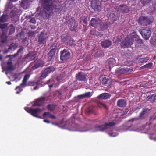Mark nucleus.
<instances>
[{"mask_svg": "<svg viewBox=\"0 0 156 156\" xmlns=\"http://www.w3.org/2000/svg\"><path fill=\"white\" fill-rule=\"evenodd\" d=\"M64 0H41L42 7L45 13L46 17L49 18L54 10L61 12L63 7L61 3Z\"/></svg>", "mask_w": 156, "mask_h": 156, "instance_id": "nucleus-1", "label": "nucleus"}, {"mask_svg": "<svg viewBox=\"0 0 156 156\" xmlns=\"http://www.w3.org/2000/svg\"><path fill=\"white\" fill-rule=\"evenodd\" d=\"M154 20L153 17H149L148 16H141L138 20V23L143 26H147L152 23Z\"/></svg>", "mask_w": 156, "mask_h": 156, "instance_id": "nucleus-2", "label": "nucleus"}, {"mask_svg": "<svg viewBox=\"0 0 156 156\" xmlns=\"http://www.w3.org/2000/svg\"><path fill=\"white\" fill-rule=\"evenodd\" d=\"M24 109L28 113L30 114L33 116L40 118H41L38 116V115L42 112V109L40 108L32 109L28 107H25Z\"/></svg>", "mask_w": 156, "mask_h": 156, "instance_id": "nucleus-3", "label": "nucleus"}, {"mask_svg": "<svg viewBox=\"0 0 156 156\" xmlns=\"http://www.w3.org/2000/svg\"><path fill=\"white\" fill-rule=\"evenodd\" d=\"M60 55L61 60L64 61L70 58L71 53L69 51V49L68 48H66L61 51Z\"/></svg>", "mask_w": 156, "mask_h": 156, "instance_id": "nucleus-4", "label": "nucleus"}, {"mask_svg": "<svg viewBox=\"0 0 156 156\" xmlns=\"http://www.w3.org/2000/svg\"><path fill=\"white\" fill-rule=\"evenodd\" d=\"M68 27L71 31H75L78 26V23L74 17H72L68 21Z\"/></svg>", "mask_w": 156, "mask_h": 156, "instance_id": "nucleus-5", "label": "nucleus"}, {"mask_svg": "<svg viewBox=\"0 0 156 156\" xmlns=\"http://www.w3.org/2000/svg\"><path fill=\"white\" fill-rule=\"evenodd\" d=\"M38 42L39 45L43 46L46 43L47 39V34L45 31L41 32L37 36Z\"/></svg>", "mask_w": 156, "mask_h": 156, "instance_id": "nucleus-6", "label": "nucleus"}, {"mask_svg": "<svg viewBox=\"0 0 156 156\" xmlns=\"http://www.w3.org/2000/svg\"><path fill=\"white\" fill-rule=\"evenodd\" d=\"M133 44V41L132 39L130 38L129 35L122 41L121 45L122 47L125 48H128Z\"/></svg>", "mask_w": 156, "mask_h": 156, "instance_id": "nucleus-7", "label": "nucleus"}, {"mask_svg": "<svg viewBox=\"0 0 156 156\" xmlns=\"http://www.w3.org/2000/svg\"><path fill=\"white\" fill-rule=\"evenodd\" d=\"M139 31L143 38L146 40H148L151 35V32L149 30L147 29L140 30Z\"/></svg>", "mask_w": 156, "mask_h": 156, "instance_id": "nucleus-8", "label": "nucleus"}, {"mask_svg": "<svg viewBox=\"0 0 156 156\" xmlns=\"http://www.w3.org/2000/svg\"><path fill=\"white\" fill-rule=\"evenodd\" d=\"M55 70V68L53 66L48 67L46 68L42 72V74L41 76V77H43L44 78H45L47 76L48 74L53 72Z\"/></svg>", "mask_w": 156, "mask_h": 156, "instance_id": "nucleus-9", "label": "nucleus"}, {"mask_svg": "<svg viewBox=\"0 0 156 156\" xmlns=\"http://www.w3.org/2000/svg\"><path fill=\"white\" fill-rule=\"evenodd\" d=\"M150 110L147 108H143L142 111L140 112V114L139 118H132L131 120H129V121L133 122L134 120H139L140 119H143L144 118V116Z\"/></svg>", "mask_w": 156, "mask_h": 156, "instance_id": "nucleus-10", "label": "nucleus"}, {"mask_svg": "<svg viewBox=\"0 0 156 156\" xmlns=\"http://www.w3.org/2000/svg\"><path fill=\"white\" fill-rule=\"evenodd\" d=\"M76 80L81 82L85 81L86 80V76L82 72H80L76 73L75 75Z\"/></svg>", "mask_w": 156, "mask_h": 156, "instance_id": "nucleus-11", "label": "nucleus"}, {"mask_svg": "<svg viewBox=\"0 0 156 156\" xmlns=\"http://www.w3.org/2000/svg\"><path fill=\"white\" fill-rule=\"evenodd\" d=\"M45 99V98L44 97H41L38 99H36L34 101V103L32 105L33 106H41L43 105V102Z\"/></svg>", "mask_w": 156, "mask_h": 156, "instance_id": "nucleus-12", "label": "nucleus"}, {"mask_svg": "<svg viewBox=\"0 0 156 156\" xmlns=\"http://www.w3.org/2000/svg\"><path fill=\"white\" fill-rule=\"evenodd\" d=\"M129 68L127 67H121L120 68L117 69L115 70V73L118 75H120L122 74L127 73L129 72Z\"/></svg>", "mask_w": 156, "mask_h": 156, "instance_id": "nucleus-13", "label": "nucleus"}, {"mask_svg": "<svg viewBox=\"0 0 156 156\" xmlns=\"http://www.w3.org/2000/svg\"><path fill=\"white\" fill-rule=\"evenodd\" d=\"M56 49L55 48L51 49L48 54V61H53L55 57V53Z\"/></svg>", "mask_w": 156, "mask_h": 156, "instance_id": "nucleus-14", "label": "nucleus"}, {"mask_svg": "<svg viewBox=\"0 0 156 156\" xmlns=\"http://www.w3.org/2000/svg\"><path fill=\"white\" fill-rule=\"evenodd\" d=\"M9 60L7 63V65L5 67V70L7 71L14 70L16 69V67L13 65L12 63L11 62V58H10Z\"/></svg>", "mask_w": 156, "mask_h": 156, "instance_id": "nucleus-15", "label": "nucleus"}, {"mask_svg": "<svg viewBox=\"0 0 156 156\" xmlns=\"http://www.w3.org/2000/svg\"><path fill=\"white\" fill-rule=\"evenodd\" d=\"M91 96V93L90 92H87L83 94L78 95L77 97H75V100L78 101L79 99H83L86 98H89Z\"/></svg>", "mask_w": 156, "mask_h": 156, "instance_id": "nucleus-16", "label": "nucleus"}, {"mask_svg": "<svg viewBox=\"0 0 156 156\" xmlns=\"http://www.w3.org/2000/svg\"><path fill=\"white\" fill-rule=\"evenodd\" d=\"M100 21V20L96 18H93L90 21V25L94 28H97L98 27Z\"/></svg>", "mask_w": 156, "mask_h": 156, "instance_id": "nucleus-17", "label": "nucleus"}, {"mask_svg": "<svg viewBox=\"0 0 156 156\" xmlns=\"http://www.w3.org/2000/svg\"><path fill=\"white\" fill-rule=\"evenodd\" d=\"M91 7L95 11L100 10L101 8L99 3L96 1L92 2Z\"/></svg>", "mask_w": 156, "mask_h": 156, "instance_id": "nucleus-18", "label": "nucleus"}, {"mask_svg": "<svg viewBox=\"0 0 156 156\" xmlns=\"http://www.w3.org/2000/svg\"><path fill=\"white\" fill-rule=\"evenodd\" d=\"M101 44L104 48H107L112 45V42L109 40H106L101 42Z\"/></svg>", "mask_w": 156, "mask_h": 156, "instance_id": "nucleus-19", "label": "nucleus"}, {"mask_svg": "<svg viewBox=\"0 0 156 156\" xmlns=\"http://www.w3.org/2000/svg\"><path fill=\"white\" fill-rule=\"evenodd\" d=\"M98 27L100 30L104 31L108 27V24L106 22H103L100 21L98 26Z\"/></svg>", "mask_w": 156, "mask_h": 156, "instance_id": "nucleus-20", "label": "nucleus"}, {"mask_svg": "<svg viewBox=\"0 0 156 156\" xmlns=\"http://www.w3.org/2000/svg\"><path fill=\"white\" fill-rule=\"evenodd\" d=\"M150 59V57L146 55H141L138 59V61L140 63H144L147 62Z\"/></svg>", "mask_w": 156, "mask_h": 156, "instance_id": "nucleus-21", "label": "nucleus"}, {"mask_svg": "<svg viewBox=\"0 0 156 156\" xmlns=\"http://www.w3.org/2000/svg\"><path fill=\"white\" fill-rule=\"evenodd\" d=\"M127 102L126 100L121 99L118 101L117 103V106L120 107H124L126 106Z\"/></svg>", "mask_w": 156, "mask_h": 156, "instance_id": "nucleus-22", "label": "nucleus"}, {"mask_svg": "<svg viewBox=\"0 0 156 156\" xmlns=\"http://www.w3.org/2000/svg\"><path fill=\"white\" fill-rule=\"evenodd\" d=\"M120 10L125 13H128L129 11V8L126 5H121L119 6Z\"/></svg>", "mask_w": 156, "mask_h": 156, "instance_id": "nucleus-23", "label": "nucleus"}, {"mask_svg": "<svg viewBox=\"0 0 156 156\" xmlns=\"http://www.w3.org/2000/svg\"><path fill=\"white\" fill-rule=\"evenodd\" d=\"M95 128L97 131H103L107 129L105 123L103 125L96 126Z\"/></svg>", "mask_w": 156, "mask_h": 156, "instance_id": "nucleus-24", "label": "nucleus"}, {"mask_svg": "<svg viewBox=\"0 0 156 156\" xmlns=\"http://www.w3.org/2000/svg\"><path fill=\"white\" fill-rule=\"evenodd\" d=\"M102 83L104 85L109 86L111 84V80L108 78L104 77L102 79Z\"/></svg>", "mask_w": 156, "mask_h": 156, "instance_id": "nucleus-25", "label": "nucleus"}, {"mask_svg": "<svg viewBox=\"0 0 156 156\" xmlns=\"http://www.w3.org/2000/svg\"><path fill=\"white\" fill-rule=\"evenodd\" d=\"M147 100L151 102H154L156 100V94L154 93L152 95H149L147 97Z\"/></svg>", "mask_w": 156, "mask_h": 156, "instance_id": "nucleus-26", "label": "nucleus"}, {"mask_svg": "<svg viewBox=\"0 0 156 156\" xmlns=\"http://www.w3.org/2000/svg\"><path fill=\"white\" fill-rule=\"evenodd\" d=\"M39 84V82L38 81H29L28 83V85L31 86H36L34 87V90H36L38 89V87L37 86V85Z\"/></svg>", "mask_w": 156, "mask_h": 156, "instance_id": "nucleus-27", "label": "nucleus"}, {"mask_svg": "<svg viewBox=\"0 0 156 156\" xmlns=\"http://www.w3.org/2000/svg\"><path fill=\"white\" fill-rule=\"evenodd\" d=\"M36 55L32 52H29L25 57L26 59H28L32 61L35 59Z\"/></svg>", "mask_w": 156, "mask_h": 156, "instance_id": "nucleus-28", "label": "nucleus"}, {"mask_svg": "<svg viewBox=\"0 0 156 156\" xmlns=\"http://www.w3.org/2000/svg\"><path fill=\"white\" fill-rule=\"evenodd\" d=\"M111 95L110 94L107 93H103L99 95L98 96V98H101L103 99H106L108 98H109Z\"/></svg>", "mask_w": 156, "mask_h": 156, "instance_id": "nucleus-29", "label": "nucleus"}, {"mask_svg": "<svg viewBox=\"0 0 156 156\" xmlns=\"http://www.w3.org/2000/svg\"><path fill=\"white\" fill-rule=\"evenodd\" d=\"M131 39H132L133 41V43L134 42V41H135L136 42L137 41V40L140 38L139 36L136 33V32H133L130 35H129Z\"/></svg>", "mask_w": 156, "mask_h": 156, "instance_id": "nucleus-30", "label": "nucleus"}, {"mask_svg": "<svg viewBox=\"0 0 156 156\" xmlns=\"http://www.w3.org/2000/svg\"><path fill=\"white\" fill-rule=\"evenodd\" d=\"M6 34V33H5V32H2L1 36V42L4 43L6 42L7 38V36Z\"/></svg>", "mask_w": 156, "mask_h": 156, "instance_id": "nucleus-31", "label": "nucleus"}, {"mask_svg": "<svg viewBox=\"0 0 156 156\" xmlns=\"http://www.w3.org/2000/svg\"><path fill=\"white\" fill-rule=\"evenodd\" d=\"M30 77V75L29 74L26 75L23 80L22 83L20 84V85L23 86H26L27 84V81Z\"/></svg>", "mask_w": 156, "mask_h": 156, "instance_id": "nucleus-32", "label": "nucleus"}, {"mask_svg": "<svg viewBox=\"0 0 156 156\" xmlns=\"http://www.w3.org/2000/svg\"><path fill=\"white\" fill-rule=\"evenodd\" d=\"M43 116L44 118L46 116H47L49 118L55 119L56 118V117L54 115H52L49 112H45L43 115Z\"/></svg>", "mask_w": 156, "mask_h": 156, "instance_id": "nucleus-33", "label": "nucleus"}, {"mask_svg": "<svg viewBox=\"0 0 156 156\" xmlns=\"http://www.w3.org/2000/svg\"><path fill=\"white\" fill-rule=\"evenodd\" d=\"M42 66V65L41 64V62L39 61H37L35 63L34 65L32 66V69L33 70H35L40 67Z\"/></svg>", "mask_w": 156, "mask_h": 156, "instance_id": "nucleus-34", "label": "nucleus"}, {"mask_svg": "<svg viewBox=\"0 0 156 156\" xmlns=\"http://www.w3.org/2000/svg\"><path fill=\"white\" fill-rule=\"evenodd\" d=\"M108 63L109 66H111L115 64L116 61L114 58H111L108 60Z\"/></svg>", "mask_w": 156, "mask_h": 156, "instance_id": "nucleus-35", "label": "nucleus"}, {"mask_svg": "<svg viewBox=\"0 0 156 156\" xmlns=\"http://www.w3.org/2000/svg\"><path fill=\"white\" fill-rule=\"evenodd\" d=\"M56 105L54 104H49L47 106V108L51 111H53L55 109Z\"/></svg>", "mask_w": 156, "mask_h": 156, "instance_id": "nucleus-36", "label": "nucleus"}, {"mask_svg": "<svg viewBox=\"0 0 156 156\" xmlns=\"http://www.w3.org/2000/svg\"><path fill=\"white\" fill-rule=\"evenodd\" d=\"M9 35H11L15 32V27L13 26L12 24L10 25L9 26Z\"/></svg>", "mask_w": 156, "mask_h": 156, "instance_id": "nucleus-37", "label": "nucleus"}, {"mask_svg": "<svg viewBox=\"0 0 156 156\" xmlns=\"http://www.w3.org/2000/svg\"><path fill=\"white\" fill-rule=\"evenodd\" d=\"M54 82L52 79H49L48 80L47 82V84L48 85V86L50 89H51L53 87Z\"/></svg>", "mask_w": 156, "mask_h": 156, "instance_id": "nucleus-38", "label": "nucleus"}, {"mask_svg": "<svg viewBox=\"0 0 156 156\" xmlns=\"http://www.w3.org/2000/svg\"><path fill=\"white\" fill-rule=\"evenodd\" d=\"M153 66V63L152 62H150L141 67V69L147 68L150 69Z\"/></svg>", "mask_w": 156, "mask_h": 156, "instance_id": "nucleus-39", "label": "nucleus"}, {"mask_svg": "<svg viewBox=\"0 0 156 156\" xmlns=\"http://www.w3.org/2000/svg\"><path fill=\"white\" fill-rule=\"evenodd\" d=\"M7 20L6 18V16L5 15H3L1 16L0 17V22L3 23L6 22Z\"/></svg>", "mask_w": 156, "mask_h": 156, "instance_id": "nucleus-40", "label": "nucleus"}, {"mask_svg": "<svg viewBox=\"0 0 156 156\" xmlns=\"http://www.w3.org/2000/svg\"><path fill=\"white\" fill-rule=\"evenodd\" d=\"M105 124L107 129L108 128V126H113L116 124L115 123L113 122L105 123Z\"/></svg>", "mask_w": 156, "mask_h": 156, "instance_id": "nucleus-41", "label": "nucleus"}, {"mask_svg": "<svg viewBox=\"0 0 156 156\" xmlns=\"http://www.w3.org/2000/svg\"><path fill=\"white\" fill-rule=\"evenodd\" d=\"M99 106L100 108H104L106 110H108V107H107L106 104L104 103L100 102L99 104Z\"/></svg>", "mask_w": 156, "mask_h": 156, "instance_id": "nucleus-42", "label": "nucleus"}, {"mask_svg": "<svg viewBox=\"0 0 156 156\" xmlns=\"http://www.w3.org/2000/svg\"><path fill=\"white\" fill-rule=\"evenodd\" d=\"M15 90H16V93L17 94H19L23 90L22 87L20 86H17Z\"/></svg>", "mask_w": 156, "mask_h": 156, "instance_id": "nucleus-43", "label": "nucleus"}, {"mask_svg": "<svg viewBox=\"0 0 156 156\" xmlns=\"http://www.w3.org/2000/svg\"><path fill=\"white\" fill-rule=\"evenodd\" d=\"M7 25L6 24H1L0 25V29H1L2 32L4 31L5 29L7 28Z\"/></svg>", "mask_w": 156, "mask_h": 156, "instance_id": "nucleus-44", "label": "nucleus"}, {"mask_svg": "<svg viewBox=\"0 0 156 156\" xmlns=\"http://www.w3.org/2000/svg\"><path fill=\"white\" fill-rule=\"evenodd\" d=\"M35 34V32L31 30H29L28 32V35L31 37H34Z\"/></svg>", "mask_w": 156, "mask_h": 156, "instance_id": "nucleus-45", "label": "nucleus"}, {"mask_svg": "<svg viewBox=\"0 0 156 156\" xmlns=\"http://www.w3.org/2000/svg\"><path fill=\"white\" fill-rule=\"evenodd\" d=\"M74 41L73 40L70 39L67 42V44L70 46H74L75 44L74 43Z\"/></svg>", "mask_w": 156, "mask_h": 156, "instance_id": "nucleus-46", "label": "nucleus"}, {"mask_svg": "<svg viewBox=\"0 0 156 156\" xmlns=\"http://www.w3.org/2000/svg\"><path fill=\"white\" fill-rule=\"evenodd\" d=\"M16 44H14V43H12L10 44V45L9 46V48H8V50L9 51L10 50H12V48L15 47H16Z\"/></svg>", "mask_w": 156, "mask_h": 156, "instance_id": "nucleus-47", "label": "nucleus"}, {"mask_svg": "<svg viewBox=\"0 0 156 156\" xmlns=\"http://www.w3.org/2000/svg\"><path fill=\"white\" fill-rule=\"evenodd\" d=\"M82 21H83V26H86L87 25V20L86 18H85L83 20H82Z\"/></svg>", "mask_w": 156, "mask_h": 156, "instance_id": "nucleus-48", "label": "nucleus"}, {"mask_svg": "<svg viewBox=\"0 0 156 156\" xmlns=\"http://www.w3.org/2000/svg\"><path fill=\"white\" fill-rule=\"evenodd\" d=\"M27 0H23L21 3V5L24 8L26 4H27Z\"/></svg>", "mask_w": 156, "mask_h": 156, "instance_id": "nucleus-49", "label": "nucleus"}, {"mask_svg": "<svg viewBox=\"0 0 156 156\" xmlns=\"http://www.w3.org/2000/svg\"><path fill=\"white\" fill-rule=\"evenodd\" d=\"M140 1L141 3L143 4V5L144 6L148 3V1H150L149 0H140Z\"/></svg>", "mask_w": 156, "mask_h": 156, "instance_id": "nucleus-50", "label": "nucleus"}, {"mask_svg": "<svg viewBox=\"0 0 156 156\" xmlns=\"http://www.w3.org/2000/svg\"><path fill=\"white\" fill-rule=\"evenodd\" d=\"M30 22L33 24H35L36 21L34 18H32L30 20Z\"/></svg>", "mask_w": 156, "mask_h": 156, "instance_id": "nucleus-51", "label": "nucleus"}, {"mask_svg": "<svg viewBox=\"0 0 156 156\" xmlns=\"http://www.w3.org/2000/svg\"><path fill=\"white\" fill-rule=\"evenodd\" d=\"M156 119V115L154 114L150 116V120H152Z\"/></svg>", "mask_w": 156, "mask_h": 156, "instance_id": "nucleus-52", "label": "nucleus"}, {"mask_svg": "<svg viewBox=\"0 0 156 156\" xmlns=\"http://www.w3.org/2000/svg\"><path fill=\"white\" fill-rule=\"evenodd\" d=\"M96 31L94 30H90V33L91 34L94 35L96 34Z\"/></svg>", "mask_w": 156, "mask_h": 156, "instance_id": "nucleus-53", "label": "nucleus"}, {"mask_svg": "<svg viewBox=\"0 0 156 156\" xmlns=\"http://www.w3.org/2000/svg\"><path fill=\"white\" fill-rule=\"evenodd\" d=\"M136 43L138 44H141L143 43V40L142 39H141L140 38L137 40L136 41Z\"/></svg>", "mask_w": 156, "mask_h": 156, "instance_id": "nucleus-54", "label": "nucleus"}, {"mask_svg": "<svg viewBox=\"0 0 156 156\" xmlns=\"http://www.w3.org/2000/svg\"><path fill=\"white\" fill-rule=\"evenodd\" d=\"M23 47H21L17 51L18 53H19L20 52H22L23 51Z\"/></svg>", "mask_w": 156, "mask_h": 156, "instance_id": "nucleus-55", "label": "nucleus"}, {"mask_svg": "<svg viewBox=\"0 0 156 156\" xmlns=\"http://www.w3.org/2000/svg\"><path fill=\"white\" fill-rule=\"evenodd\" d=\"M19 55V54L17 52L14 55H12V56L13 57H16Z\"/></svg>", "mask_w": 156, "mask_h": 156, "instance_id": "nucleus-56", "label": "nucleus"}, {"mask_svg": "<svg viewBox=\"0 0 156 156\" xmlns=\"http://www.w3.org/2000/svg\"><path fill=\"white\" fill-rule=\"evenodd\" d=\"M56 94H58L59 95H62V93L61 92L58 90H57L56 91Z\"/></svg>", "mask_w": 156, "mask_h": 156, "instance_id": "nucleus-57", "label": "nucleus"}, {"mask_svg": "<svg viewBox=\"0 0 156 156\" xmlns=\"http://www.w3.org/2000/svg\"><path fill=\"white\" fill-rule=\"evenodd\" d=\"M44 122L48 123H50V122L49 121L46 119L44 120Z\"/></svg>", "mask_w": 156, "mask_h": 156, "instance_id": "nucleus-58", "label": "nucleus"}, {"mask_svg": "<svg viewBox=\"0 0 156 156\" xmlns=\"http://www.w3.org/2000/svg\"><path fill=\"white\" fill-rule=\"evenodd\" d=\"M6 83L8 85H11V83L10 81H7Z\"/></svg>", "mask_w": 156, "mask_h": 156, "instance_id": "nucleus-59", "label": "nucleus"}, {"mask_svg": "<svg viewBox=\"0 0 156 156\" xmlns=\"http://www.w3.org/2000/svg\"><path fill=\"white\" fill-rule=\"evenodd\" d=\"M9 50L7 49V50H5V51H4V53H7L9 51Z\"/></svg>", "mask_w": 156, "mask_h": 156, "instance_id": "nucleus-60", "label": "nucleus"}, {"mask_svg": "<svg viewBox=\"0 0 156 156\" xmlns=\"http://www.w3.org/2000/svg\"><path fill=\"white\" fill-rule=\"evenodd\" d=\"M31 28L32 29H34L36 28V27L34 26H31Z\"/></svg>", "mask_w": 156, "mask_h": 156, "instance_id": "nucleus-61", "label": "nucleus"}, {"mask_svg": "<svg viewBox=\"0 0 156 156\" xmlns=\"http://www.w3.org/2000/svg\"><path fill=\"white\" fill-rule=\"evenodd\" d=\"M11 56H12V55H9L6 56V58L10 57Z\"/></svg>", "mask_w": 156, "mask_h": 156, "instance_id": "nucleus-62", "label": "nucleus"}, {"mask_svg": "<svg viewBox=\"0 0 156 156\" xmlns=\"http://www.w3.org/2000/svg\"><path fill=\"white\" fill-rule=\"evenodd\" d=\"M109 134L110 135V136H115V135H112V134H113V133H109Z\"/></svg>", "mask_w": 156, "mask_h": 156, "instance_id": "nucleus-63", "label": "nucleus"}, {"mask_svg": "<svg viewBox=\"0 0 156 156\" xmlns=\"http://www.w3.org/2000/svg\"><path fill=\"white\" fill-rule=\"evenodd\" d=\"M115 19H114V20H113V19H112V20H113V21H115L117 20V17L116 16H115Z\"/></svg>", "mask_w": 156, "mask_h": 156, "instance_id": "nucleus-64", "label": "nucleus"}]
</instances>
